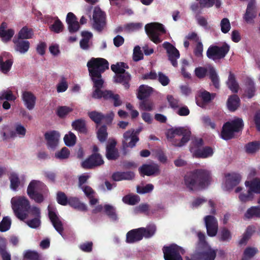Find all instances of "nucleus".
Listing matches in <instances>:
<instances>
[{"mask_svg":"<svg viewBox=\"0 0 260 260\" xmlns=\"http://www.w3.org/2000/svg\"><path fill=\"white\" fill-rule=\"evenodd\" d=\"M247 85L248 87L246 90V92L247 94L248 98L251 99L255 94V89L254 83L251 80H248L247 81Z\"/></svg>","mask_w":260,"mask_h":260,"instance_id":"obj_57","label":"nucleus"},{"mask_svg":"<svg viewBox=\"0 0 260 260\" xmlns=\"http://www.w3.org/2000/svg\"><path fill=\"white\" fill-rule=\"evenodd\" d=\"M63 141L66 146L68 147L73 146L76 143L77 137L73 133L69 132L68 134L64 136Z\"/></svg>","mask_w":260,"mask_h":260,"instance_id":"obj_41","label":"nucleus"},{"mask_svg":"<svg viewBox=\"0 0 260 260\" xmlns=\"http://www.w3.org/2000/svg\"><path fill=\"white\" fill-rule=\"evenodd\" d=\"M140 201V197L136 194H128L122 198L123 203L130 205H134L139 203Z\"/></svg>","mask_w":260,"mask_h":260,"instance_id":"obj_43","label":"nucleus"},{"mask_svg":"<svg viewBox=\"0 0 260 260\" xmlns=\"http://www.w3.org/2000/svg\"><path fill=\"white\" fill-rule=\"evenodd\" d=\"M104 210L106 214L112 220H116L117 216L115 212V208L110 205L106 204L104 207Z\"/></svg>","mask_w":260,"mask_h":260,"instance_id":"obj_44","label":"nucleus"},{"mask_svg":"<svg viewBox=\"0 0 260 260\" xmlns=\"http://www.w3.org/2000/svg\"><path fill=\"white\" fill-rule=\"evenodd\" d=\"M157 77L158 81L162 86H165L169 84L170 79L168 77L163 73L161 72H158Z\"/></svg>","mask_w":260,"mask_h":260,"instance_id":"obj_64","label":"nucleus"},{"mask_svg":"<svg viewBox=\"0 0 260 260\" xmlns=\"http://www.w3.org/2000/svg\"><path fill=\"white\" fill-rule=\"evenodd\" d=\"M92 28L97 32L101 33L107 27L106 14L99 7H95L92 15Z\"/></svg>","mask_w":260,"mask_h":260,"instance_id":"obj_9","label":"nucleus"},{"mask_svg":"<svg viewBox=\"0 0 260 260\" xmlns=\"http://www.w3.org/2000/svg\"><path fill=\"white\" fill-rule=\"evenodd\" d=\"M116 142L112 140L106 147V156L109 160H115L119 156L117 149L116 148Z\"/></svg>","mask_w":260,"mask_h":260,"instance_id":"obj_20","label":"nucleus"},{"mask_svg":"<svg viewBox=\"0 0 260 260\" xmlns=\"http://www.w3.org/2000/svg\"><path fill=\"white\" fill-rule=\"evenodd\" d=\"M49 217L55 229L60 234L63 231V225L60 217L58 215L56 209L52 205L48 207Z\"/></svg>","mask_w":260,"mask_h":260,"instance_id":"obj_13","label":"nucleus"},{"mask_svg":"<svg viewBox=\"0 0 260 260\" xmlns=\"http://www.w3.org/2000/svg\"><path fill=\"white\" fill-rule=\"evenodd\" d=\"M68 88V84L64 77H61L60 82L57 85V91L58 92H62L67 90Z\"/></svg>","mask_w":260,"mask_h":260,"instance_id":"obj_63","label":"nucleus"},{"mask_svg":"<svg viewBox=\"0 0 260 260\" xmlns=\"http://www.w3.org/2000/svg\"><path fill=\"white\" fill-rule=\"evenodd\" d=\"M107 128L105 125L101 126L97 132V137L101 142H104L108 137Z\"/></svg>","mask_w":260,"mask_h":260,"instance_id":"obj_48","label":"nucleus"},{"mask_svg":"<svg viewBox=\"0 0 260 260\" xmlns=\"http://www.w3.org/2000/svg\"><path fill=\"white\" fill-rule=\"evenodd\" d=\"M153 189L154 186L152 184L139 185L137 187V192L139 194H145L151 192Z\"/></svg>","mask_w":260,"mask_h":260,"instance_id":"obj_50","label":"nucleus"},{"mask_svg":"<svg viewBox=\"0 0 260 260\" xmlns=\"http://www.w3.org/2000/svg\"><path fill=\"white\" fill-rule=\"evenodd\" d=\"M60 137L59 133L55 130L47 132L44 134L46 146L49 150L54 151L57 148Z\"/></svg>","mask_w":260,"mask_h":260,"instance_id":"obj_12","label":"nucleus"},{"mask_svg":"<svg viewBox=\"0 0 260 260\" xmlns=\"http://www.w3.org/2000/svg\"><path fill=\"white\" fill-rule=\"evenodd\" d=\"M98 146L94 145L92 149L93 153L82 162H104L101 155L98 153Z\"/></svg>","mask_w":260,"mask_h":260,"instance_id":"obj_33","label":"nucleus"},{"mask_svg":"<svg viewBox=\"0 0 260 260\" xmlns=\"http://www.w3.org/2000/svg\"><path fill=\"white\" fill-rule=\"evenodd\" d=\"M228 88L234 93L238 92L239 85L234 73L230 72L228 79L226 82Z\"/></svg>","mask_w":260,"mask_h":260,"instance_id":"obj_30","label":"nucleus"},{"mask_svg":"<svg viewBox=\"0 0 260 260\" xmlns=\"http://www.w3.org/2000/svg\"><path fill=\"white\" fill-rule=\"evenodd\" d=\"M199 238L198 248L201 251L198 256L194 255L192 257L186 256L185 260H214L216 251L211 248L205 241V236L204 234L198 232ZM163 252L165 260H182L181 254H183L185 250L176 244L164 247Z\"/></svg>","mask_w":260,"mask_h":260,"instance_id":"obj_1","label":"nucleus"},{"mask_svg":"<svg viewBox=\"0 0 260 260\" xmlns=\"http://www.w3.org/2000/svg\"><path fill=\"white\" fill-rule=\"evenodd\" d=\"M72 109L68 106H59L56 110V115L61 118L65 117L69 113L72 111Z\"/></svg>","mask_w":260,"mask_h":260,"instance_id":"obj_47","label":"nucleus"},{"mask_svg":"<svg viewBox=\"0 0 260 260\" xmlns=\"http://www.w3.org/2000/svg\"><path fill=\"white\" fill-rule=\"evenodd\" d=\"M23 260H39V255L35 251L28 250L24 253Z\"/></svg>","mask_w":260,"mask_h":260,"instance_id":"obj_62","label":"nucleus"},{"mask_svg":"<svg viewBox=\"0 0 260 260\" xmlns=\"http://www.w3.org/2000/svg\"><path fill=\"white\" fill-rule=\"evenodd\" d=\"M221 30L224 34L228 33L231 28V24L229 19L223 18L220 22Z\"/></svg>","mask_w":260,"mask_h":260,"instance_id":"obj_60","label":"nucleus"},{"mask_svg":"<svg viewBox=\"0 0 260 260\" xmlns=\"http://www.w3.org/2000/svg\"><path fill=\"white\" fill-rule=\"evenodd\" d=\"M208 236L214 237L218 231V222L217 219L212 215H207L204 218Z\"/></svg>","mask_w":260,"mask_h":260,"instance_id":"obj_15","label":"nucleus"},{"mask_svg":"<svg viewBox=\"0 0 260 260\" xmlns=\"http://www.w3.org/2000/svg\"><path fill=\"white\" fill-rule=\"evenodd\" d=\"M244 127L243 120L237 118L231 121L224 123L220 133L221 138L226 141L235 138V133L242 132Z\"/></svg>","mask_w":260,"mask_h":260,"instance_id":"obj_5","label":"nucleus"},{"mask_svg":"<svg viewBox=\"0 0 260 260\" xmlns=\"http://www.w3.org/2000/svg\"><path fill=\"white\" fill-rule=\"evenodd\" d=\"M257 252V249L254 247L247 248L244 252V256L242 260H249L252 258Z\"/></svg>","mask_w":260,"mask_h":260,"instance_id":"obj_53","label":"nucleus"},{"mask_svg":"<svg viewBox=\"0 0 260 260\" xmlns=\"http://www.w3.org/2000/svg\"><path fill=\"white\" fill-rule=\"evenodd\" d=\"M162 47L166 50L168 59L174 67L178 65L177 59L180 57L179 51L172 44L168 42H165Z\"/></svg>","mask_w":260,"mask_h":260,"instance_id":"obj_14","label":"nucleus"},{"mask_svg":"<svg viewBox=\"0 0 260 260\" xmlns=\"http://www.w3.org/2000/svg\"><path fill=\"white\" fill-rule=\"evenodd\" d=\"M211 173L206 170H197L187 174L184 183L191 190H197L207 186L211 181Z\"/></svg>","mask_w":260,"mask_h":260,"instance_id":"obj_2","label":"nucleus"},{"mask_svg":"<svg viewBox=\"0 0 260 260\" xmlns=\"http://www.w3.org/2000/svg\"><path fill=\"white\" fill-rule=\"evenodd\" d=\"M245 185L252 194L260 193V178H255L251 181H246Z\"/></svg>","mask_w":260,"mask_h":260,"instance_id":"obj_25","label":"nucleus"},{"mask_svg":"<svg viewBox=\"0 0 260 260\" xmlns=\"http://www.w3.org/2000/svg\"><path fill=\"white\" fill-rule=\"evenodd\" d=\"M150 206L147 204H141L138 206L136 207L134 211L136 214L143 213L147 215L149 214Z\"/></svg>","mask_w":260,"mask_h":260,"instance_id":"obj_56","label":"nucleus"},{"mask_svg":"<svg viewBox=\"0 0 260 260\" xmlns=\"http://www.w3.org/2000/svg\"><path fill=\"white\" fill-rule=\"evenodd\" d=\"M191 152L193 153L194 155L198 158H207L211 156L213 154V149L209 146H206L203 149H197L193 150L191 148Z\"/></svg>","mask_w":260,"mask_h":260,"instance_id":"obj_27","label":"nucleus"},{"mask_svg":"<svg viewBox=\"0 0 260 260\" xmlns=\"http://www.w3.org/2000/svg\"><path fill=\"white\" fill-rule=\"evenodd\" d=\"M6 240L0 237V254L2 255L3 260H11V255L9 253L5 250Z\"/></svg>","mask_w":260,"mask_h":260,"instance_id":"obj_45","label":"nucleus"},{"mask_svg":"<svg viewBox=\"0 0 260 260\" xmlns=\"http://www.w3.org/2000/svg\"><path fill=\"white\" fill-rule=\"evenodd\" d=\"M50 28L51 31L55 33H59L62 31L63 25L61 21L58 18H57L53 24L50 26Z\"/></svg>","mask_w":260,"mask_h":260,"instance_id":"obj_54","label":"nucleus"},{"mask_svg":"<svg viewBox=\"0 0 260 260\" xmlns=\"http://www.w3.org/2000/svg\"><path fill=\"white\" fill-rule=\"evenodd\" d=\"M10 179L11 189L16 190L17 187L20 185V181L17 174L14 173H12L10 175Z\"/></svg>","mask_w":260,"mask_h":260,"instance_id":"obj_52","label":"nucleus"},{"mask_svg":"<svg viewBox=\"0 0 260 260\" xmlns=\"http://www.w3.org/2000/svg\"><path fill=\"white\" fill-rule=\"evenodd\" d=\"M114 78L115 82L121 84L126 89H129L131 76L127 72H125L124 73L115 75Z\"/></svg>","mask_w":260,"mask_h":260,"instance_id":"obj_23","label":"nucleus"},{"mask_svg":"<svg viewBox=\"0 0 260 260\" xmlns=\"http://www.w3.org/2000/svg\"><path fill=\"white\" fill-rule=\"evenodd\" d=\"M140 229H133L127 232L126 234V242L128 243H134L141 240V235Z\"/></svg>","mask_w":260,"mask_h":260,"instance_id":"obj_26","label":"nucleus"},{"mask_svg":"<svg viewBox=\"0 0 260 260\" xmlns=\"http://www.w3.org/2000/svg\"><path fill=\"white\" fill-rule=\"evenodd\" d=\"M143 54L139 46H136L134 49L133 59L135 61H138L143 58Z\"/></svg>","mask_w":260,"mask_h":260,"instance_id":"obj_61","label":"nucleus"},{"mask_svg":"<svg viewBox=\"0 0 260 260\" xmlns=\"http://www.w3.org/2000/svg\"><path fill=\"white\" fill-rule=\"evenodd\" d=\"M167 99L170 107L174 109L179 108L180 106L181 105L180 103L179 100L178 99L175 98L172 95H168Z\"/></svg>","mask_w":260,"mask_h":260,"instance_id":"obj_58","label":"nucleus"},{"mask_svg":"<svg viewBox=\"0 0 260 260\" xmlns=\"http://www.w3.org/2000/svg\"><path fill=\"white\" fill-rule=\"evenodd\" d=\"M89 75L93 82V87L94 88H102L104 80L102 79V75H101L100 77H94L92 74H89Z\"/></svg>","mask_w":260,"mask_h":260,"instance_id":"obj_51","label":"nucleus"},{"mask_svg":"<svg viewBox=\"0 0 260 260\" xmlns=\"http://www.w3.org/2000/svg\"><path fill=\"white\" fill-rule=\"evenodd\" d=\"M230 50V46L226 43L219 47L211 45L208 49L206 55L208 58L213 60L223 58Z\"/></svg>","mask_w":260,"mask_h":260,"instance_id":"obj_11","label":"nucleus"},{"mask_svg":"<svg viewBox=\"0 0 260 260\" xmlns=\"http://www.w3.org/2000/svg\"><path fill=\"white\" fill-rule=\"evenodd\" d=\"M215 93H210L209 92L204 90L201 93V97L205 103H209L214 99Z\"/></svg>","mask_w":260,"mask_h":260,"instance_id":"obj_59","label":"nucleus"},{"mask_svg":"<svg viewBox=\"0 0 260 260\" xmlns=\"http://www.w3.org/2000/svg\"><path fill=\"white\" fill-rule=\"evenodd\" d=\"M247 218H260V206H252L245 213Z\"/></svg>","mask_w":260,"mask_h":260,"instance_id":"obj_37","label":"nucleus"},{"mask_svg":"<svg viewBox=\"0 0 260 260\" xmlns=\"http://www.w3.org/2000/svg\"><path fill=\"white\" fill-rule=\"evenodd\" d=\"M20 40L18 39L13 40V42L15 45V49L21 53H25L28 50L30 43L28 41Z\"/></svg>","mask_w":260,"mask_h":260,"instance_id":"obj_31","label":"nucleus"},{"mask_svg":"<svg viewBox=\"0 0 260 260\" xmlns=\"http://www.w3.org/2000/svg\"><path fill=\"white\" fill-rule=\"evenodd\" d=\"M68 203L73 208L80 211H86L87 207L84 203L80 202L77 198L71 197L68 199Z\"/></svg>","mask_w":260,"mask_h":260,"instance_id":"obj_36","label":"nucleus"},{"mask_svg":"<svg viewBox=\"0 0 260 260\" xmlns=\"http://www.w3.org/2000/svg\"><path fill=\"white\" fill-rule=\"evenodd\" d=\"M70 154L69 149L64 147L60 150L58 151L55 153V157L59 159H64L68 158Z\"/></svg>","mask_w":260,"mask_h":260,"instance_id":"obj_49","label":"nucleus"},{"mask_svg":"<svg viewBox=\"0 0 260 260\" xmlns=\"http://www.w3.org/2000/svg\"><path fill=\"white\" fill-rule=\"evenodd\" d=\"M141 176H151L157 174L159 172V167L156 164H145L139 168Z\"/></svg>","mask_w":260,"mask_h":260,"instance_id":"obj_21","label":"nucleus"},{"mask_svg":"<svg viewBox=\"0 0 260 260\" xmlns=\"http://www.w3.org/2000/svg\"><path fill=\"white\" fill-rule=\"evenodd\" d=\"M226 105L229 111L234 112L240 107V98L237 94L231 95L228 99Z\"/></svg>","mask_w":260,"mask_h":260,"instance_id":"obj_29","label":"nucleus"},{"mask_svg":"<svg viewBox=\"0 0 260 260\" xmlns=\"http://www.w3.org/2000/svg\"><path fill=\"white\" fill-rule=\"evenodd\" d=\"M88 115L89 118L97 124H100L104 118L102 113L95 111L88 112Z\"/></svg>","mask_w":260,"mask_h":260,"instance_id":"obj_46","label":"nucleus"},{"mask_svg":"<svg viewBox=\"0 0 260 260\" xmlns=\"http://www.w3.org/2000/svg\"><path fill=\"white\" fill-rule=\"evenodd\" d=\"M145 31L150 40L155 44H158L161 42L159 37L158 32L165 34L166 30L164 25L159 23H150L145 26Z\"/></svg>","mask_w":260,"mask_h":260,"instance_id":"obj_10","label":"nucleus"},{"mask_svg":"<svg viewBox=\"0 0 260 260\" xmlns=\"http://www.w3.org/2000/svg\"><path fill=\"white\" fill-rule=\"evenodd\" d=\"M8 24L5 22H3L0 25V37L4 42H8L13 37L15 32L13 29L6 30Z\"/></svg>","mask_w":260,"mask_h":260,"instance_id":"obj_22","label":"nucleus"},{"mask_svg":"<svg viewBox=\"0 0 260 260\" xmlns=\"http://www.w3.org/2000/svg\"><path fill=\"white\" fill-rule=\"evenodd\" d=\"M13 61L12 59H8L5 61L3 60V57L0 56V70L4 73H7L11 69L13 64Z\"/></svg>","mask_w":260,"mask_h":260,"instance_id":"obj_38","label":"nucleus"},{"mask_svg":"<svg viewBox=\"0 0 260 260\" xmlns=\"http://www.w3.org/2000/svg\"><path fill=\"white\" fill-rule=\"evenodd\" d=\"M89 74L94 77H100L107 69H109L108 61L103 58H91L87 63Z\"/></svg>","mask_w":260,"mask_h":260,"instance_id":"obj_7","label":"nucleus"},{"mask_svg":"<svg viewBox=\"0 0 260 260\" xmlns=\"http://www.w3.org/2000/svg\"><path fill=\"white\" fill-rule=\"evenodd\" d=\"M241 176L238 173L232 172L225 175L224 187L226 190H230L239 183Z\"/></svg>","mask_w":260,"mask_h":260,"instance_id":"obj_18","label":"nucleus"},{"mask_svg":"<svg viewBox=\"0 0 260 260\" xmlns=\"http://www.w3.org/2000/svg\"><path fill=\"white\" fill-rule=\"evenodd\" d=\"M11 225V219L8 217L3 218L0 222V231L6 232L9 230Z\"/></svg>","mask_w":260,"mask_h":260,"instance_id":"obj_55","label":"nucleus"},{"mask_svg":"<svg viewBox=\"0 0 260 260\" xmlns=\"http://www.w3.org/2000/svg\"><path fill=\"white\" fill-rule=\"evenodd\" d=\"M219 240L222 242H229L232 239L231 232L226 228L222 229L218 234Z\"/></svg>","mask_w":260,"mask_h":260,"instance_id":"obj_42","label":"nucleus"},{"mask_svg":"<svg viewBox=\"0 0 260 260\" xmlns=\"http://www.w3.org/2000/svg\"><path fill=\"white\" fill-rule=\"evenodd\" d=\"M103 99L106 101L113 102L115 107H118L121 105L122 102L120 100V96L118 94H114L113 92L109 90H105Z\"/></svg>","mask_w":260,"mask_h":260,"instance_id":"obj_24","label":"nucleus"},{"mask_svg":"<svg viewBox=\"0 0 260 260\" xmlns=\"http://www.w3.org/2000/svg\"><path fill=\"white\" fill-rule=\"evenodd\" d=\"M246 152L248 153H254L260 149V142L253 141L245 145Z\"/></svg>","mask_w":260,"mask_h":260,"instance_id":"obj_39","label":"nucleus"},{"mask_svg":"<svg viewBox=\"0 0 260 260\" xmlns=\"http://www.w3.org/2000/svg\"><path fill=\"white\" fill-rule=\"evenodd\" d=\"M208 72L209 79L211 80L213 86L216 89L220 87L219 78L215 69L213 67H210L208 70L206 68L199 67L195 69L194 74L199 79L204 78Z\"/></svg>","mask_w":260,"mask_h":260,"instance_id":"obj_8","label":"nucleus"},{"mask_svg":"<svg viewBox=\"0 0 260 260\" xmlns=\"http://www.w3.org/2000/svg\"><path fill=\"white\" fill-rule=\"evenodd\" d=\"M123 140L122 141V146L124 150L126 148H134L136 145L137 143L139 141V137L134 136L133 132L128 129L124 133L123 135Z\"/></svg>","mask_w":260,"mask_h":260,"instance_id":"obj_16","label":"nucleus"},{"mask_svg":"<svg viewBox=\"0 0 260 260\" xmlns=\"http://www.w3.org/2000/svg\"><path fill=\"white\" fill-rule=\"evenodd\" d=\"M128 68V66L123 62H118L116 64H112L111 66L112 71L116 75L124 73L126 72L125 69H127Z\"/></svg>","mask_w":260,"mask_h":260,"instance_id":"obj_40","label":"nucleus"},{"mask_svg":"<svg viewBox=\"0 0 260 260\" xmlns=\"http://www.w3.org/2000/svg\"><path fill=\"white\" fill-rule=\"evenodd\" d=\"M21 98L26 109L28 110H32L34 109L37 98L32 92L29 91H24L22 92Z\"/></svg>","mask_w":260,"mask_h":260,"instance_id":"obj_19","label":"nucleus"},{"mask_svg":"<svg viewBox=\"0 0 260 260\" xmlns=\"http://www.w3.org/2000/svg\"><path fill=\"white\" fill-rule=\"evenodd\" d=\"M153 91V88L148 85H141L139 86L137 98L140 100H144L148 98Z\"/></svg>","mask_w":260,"mask_h":260,"instance_id":"obj_32","label":"nucleus"},{"mask_svg":"<svg viewBox=\"0 0 260 260\" xmlns=\"http://www.w3.org/2000/svg\"><path fill=\"white\" fill-rule=\"evenodd\" d=\"M11 204L15 214L21 220L25 219L28 214L35 217L41 218L40 209L36 206L30 207L28 201L24 197L12 198Z\"/></svg>","mask_w":260,"mask_h":260,"instance_id":"obj_3","label":"nucleus"},{"mask_svg":"<svg viewBox=\"0 0 260 260\" xmlns=\"http://www.w3.org/2000/svg\"><path fill=\"white\" fill-rule=\"evenodd\" d=\"M142 238H149L152 237L156 232V226L154 224L149 225L146 228H139Z\"/></svg>","mask_w":260,"mask_h":260,"instance_id":"obj_34","label":"nucleus"},{"mask_svg":"<svg viewBox=\"0 0 260 260\" xmlns=\"http://www.w3.org/2000/svg\"><path fill=\"white\" fill-rule=\"evenodd\" d=\"M27 192L29 197L37 203L43 202L48 194L46 186L44 183L37 180H32L29 183Z\"/></svg>","mask_w":260,"mask_h":260,"instance_id":"obj_6","label":"nucleus"},{"mask_svg":"<svg viewBox=\"0 0 260 260\" xmlns=\"http://www.w3.org/2000/svg\"><path fill=\"white\" fill-rule=\"evenodd\" d=\"M191 133L182 127L169 129L167 138L176 147L184 146L190 140Z\"/></svg>","mask_w":260,"mask_h":260,"instance_id":"obj_4","label":"nucleus"},{"mask_svg":"<svg viewBox=\"0 0 260 260\" xmlns=\"http://www.w3.org/2000/svg\"><path fill=\"white\" fill-rule=\"evenodd\" d=\"M33 35V29L25 26L19 31L17 39L21 40L29 39L32 38Z\"/></svg>","mask_w":260,"mask_h":260,"instance_id":"obj_35","label":"nucleus"},{"mask_svg":"<svg viewBox=\"0 0 260 260\" xmlns=\"http://www.w3.org/2000/svg\"><path fill=\"white\" fill-rule=\"evenodd\" d=\"M73 128L78 133L87 134L88 129L86 126L85 120L80 118L73 121L72 123Z\"/></svg>","mask_w":260,"mask_h":260,"instance_id":"obj_28","label":"nucleus"},{"mask_svg":"<svg viewBox=\"0 0 260 260\" xmlns=\"http://www.w3.org/2000/svg\"><path fill=\"white\" fill-rule=\"evenodd\" d=\"M257 15V10L254 0H251L248 4L243 19L247 23H253Z\"/></svg>","mask_w":260,"mask_h":260,"instance_id":"obj_17","label":"nucleus"}]
</instances>
